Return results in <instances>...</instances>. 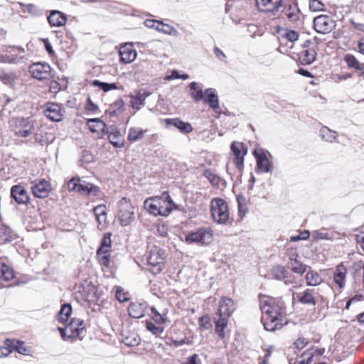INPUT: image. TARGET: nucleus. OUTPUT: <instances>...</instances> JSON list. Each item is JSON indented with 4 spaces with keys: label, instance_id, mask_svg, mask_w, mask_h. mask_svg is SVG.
I'll return each instance as SVG.
<instances>
[{
    "label": "nucleus",
    "instance_id": "obj_1",
    "mask_svg": "<svg viewBox=\"0 0 364 364\" xmlns=\"http://www.w3.org/2000/svg\"><path fill=\"white\" fill-rule=\"evenodd\" d=\"M262 315L261 321L267 331H274L283 326L286 316V305L282 298L264 297L260 300Z\"/></svg>",
    "mask_w": 364,
    "mask_h": 364
},
{
    "label": "nucleus",
    "instance_id": "obj_2",
    "mask_svg": "<svg viewBox=\"0 0 364 364\" xmlns=\"http://www.w3.org/2000/svg\"><path fill=\"white\" fill-rule=\"evenodd\" d=\"M236 309L235 301L228 297H223L218 303V309L216 316L214 317L215 323V333L223 338L225 337L224 329L227 327L229 318Z\"/></svg>",
    "mask_w": 364,
    "mask_h": 364
},
{
    "label": "nucleus",
    "instance_id": "obj_3",
    "mask_svg": "<svg viewBox=\"0 0 364 364\" xmlns=\"http://www.w3.org/2000/svg\"><path fill=\"white\" fill-rule=\"evenodd\" d=\"M213 240V232L210 228H200L185 234L183 241L188 245L207 246Z\"/></svg>",
    "mask_w": 364,
    "mask_h": 364
},
{
    "label": "nucleus",
    "instance_id": "obj_4",
    "mask_svg": "<svg viewBox=\"0 0 364 364\" xmlns=\"http://www.w3.org/2000/svg\"><path fill=\"white\" fill-rule=\"evenodd\" d=\"M10 128L14 135L26 138L35 131V121L31 117H15L10 121Z\"/></svg>",
    "mask_w": 364,
    "mask_h": 364
},
{
    "label": "nucleus",
    "instance_id": "obj_5",
    "mask_svg": "<svg viewBox=\"0 0 364 364\" xmlns=\"http://www.w3.org/2000/svg\"><path fill=\"white\" fill-rule=\"evenodd\" d=\"M210 212L213 220L219 224H225L229 220L227 203L222 198H215L210 201Z\"/></svg>",
    "mask_w": 364,
    "mask_h": 364
},
{
    "label": "nucleus",
    "instance_id": "obj_6",
    "mask_svg": "<svg viewBox=\"0 0 364 364\" xmlns=\"http://www.w3.org/2000/svg\"><path fill=\"white\" fill-rule=\"evenodd\" d=\"M58 331L64 341L80 337L84 329V321L79 318H73L63 328L58 327Z\"/></svg>",
    "mask_w": 364,
    "mask_h": 364
},
{
    "label": "nucleus",
    "instance_id": "obj_7",
    "mask_svg": "<svg viewBox=\"0 0 364 364\" xmlns=\"http://www.w3.org/2000/svg\"><path fill=\"white\" fill-rule=\"evenodd\" d=\"M117 217L122 226L129 225L134 219V207L129 200L123 198L118 203Z\"/></svg>",
    "mask_w": 364,
    "mask_h": 364
},
{
    "label": "nucleus",
    "instance_id": "obj_8",
    "mask_svg": "<svg viewBox=\"0 0 364 364\" xmlns=\"http://www.w3.org/2000/svg\"><path fill=\"white\" fill-rule=\"evenodd\" d=\"M164 260L162 250L157 247H153L147 257L150 272L154 274H159L164 267Z\"/></svg>",
    "mask_w": 364,
    "mask_h": 364
},
{
    "label": "nucleus",
    "instance_id": "obj_9",
    "mask_svg": "<svg viewBox=\"0 0 364 364\" xmlns=\"http://www.w3.org/2000/svg\"><path fill=\"white\" fill-rule=\"evenodd\" d=\"M111 235L110 232H107L104 235L100 246L97 250L98 261L105 267H109V265L110 255L108 253L112 245Z\"/></svg>",
    "mask_w": 364,
    "mask_h": 364
},
{
    "label": "nucleus",
    "instance_id": "obj_10",
    "mask_svg": "<svg viewBox=\"0 0 364 364\" xmlns=\"http://www.w3.org/2000/svg\"><path fill=\"white\" fill-rule=\"evenodd\" d=\"M299 303L310 306H315L319 301L324 300L323 296L314 289H306L304 291L296 294Z\"/></svg>",
    "mask_w": 364,
    "mask_h": 364
},
{
    "label": "nucleus",
    "instance_id": "obj_11",
    "mask_svg": "<svg viewBox=\"0 0 364 364\" xmlns=\"http://www.w3.org/2000/svg\"><path fill=\"white\" fill-rule=\"evenodd\" d=\"M314 28L317 33L327 34L336 28V22L326 15H320L314 19Z\"/></svg>",
    "mask_w": 364,
    "mask_h": 364
},
{
    "label": "nucleus",
    "instance_id": "obj_12",
    "mask_svg": "<svg viewBox=\"0 0 364 364\" xmlns=\"http://www.w3.org/2000/svg\"><path fill=\"white\" fill-rule=\"evenodd\" d=\"M284 13L290 23L296 25L301 24V13L298 7L296 0H289Z\"/></svg>",
    "mask_w": 364,
    "mask_h": 364
},
{
    "label": "nucleus",
    "instance_id": "obj_13",
    "mask_svg": "<svg viewBox=\"0 0 364 364\" xmlns=\"http://www.w3.org/2000/svg\"><path fill=\"white\" fill-rule=\"evenodd\" d=\"M31 184V192L36 198H46L51 191L50 183L43 178L36 180Z\"/></svg>",
    "mask_w": 364,
    "mask_h": 364
},
{
    "label": "nucleus",
    "instance_id": "obj_14",
    "mask_svg": "<svg viewBox=\"0 0 364 364\" xmlns=\"http://www.w3.org/2000/svg\"><path fill=\"white\" fill-rule=\"evenodd\" d=\"M29 73L34 78L43 80L50 76L51 68L46 63H36L29 66Z\"/></svg>",
    "mask_w": 364,
    "mask_h": 364
},
{
    "label": "nucleus",
    "instance_id": "obj_15",
    "mask_svg": "<svg viewBox=\"0 0 364 364\" xmlns=\"http://www.w3.org/2000/svg\"><path fill=\"white\" fill-rule=\"evenodd\" d=\"M43 113L51 121L60 122L64 116L65 111L60 105L48 102L45 106Z\"/></svg>",
    "mask_w": 364,
    "mask_h": 364
},
{
    "label": "nucleus",
    "instance_id": "obj_16",
    "mask_svg": "<svg viewBox=\"0 0 364 364\" xmlns=\"http://www.w3.org/2000/svg\"><path fill=\"white\" fill-rule=\"evenodd\" d=\"M157 208L159 215L167 216L172 211L175 206L170 196L166 193H164L161 196H157Z\"/></svg>",
    "mask_w": 364,
    "mask_h": 364
},
{
    "label": "nucleus",
    "instance_id": "obj_17",
    "mask_svg": "<svg viewBox=\"0 0 364 364\" xmlns=\"http://www.w3.org/2000/svg\"><path fill=\"white\" fill-rule=\"evenodd\" d=\"M11 197L19 205H28L30 203L29 194L21 184L14 185L11 187Z\"/></svg>",
    "mask_w": 364,
    "mask_h": 364
},
{
    "label": "nucleus",
    "instance_id": "obj_18",
    "mask_svg": "<svg viewBox=\"0 0 364 364\" xmlns=\"http://www.w3.org/2000/svg\"><path fill=\"white\" fill-rule=\"evenodd\" d=\"M151 92L140 89L134 90L129 94L131 98V104L133 109L139 110L141 107L144 106L146 99L151 95Z\"/></svg>",
    "mask_w": 364,
    "mask_h": 364
},
{
    "label": "nucleus",
    "instance_id": "obj_19",
    "mask_svg": "<svg viewBox=\"0 0 364 364\" xmlns=\"http://www.w3.org/2000/svg\"><path fill=\"white\" fill-rule=\"evenodd\" d=\"M144 25L149 28H154L159 32H162L163 33L171 35V36H177L178 31L173 26L164 23L162 21L154 20V19H147L144 21Z\"/></svg>",
    "mask_w": 364,
    "mask_h": 364
},
{
    "label": "nucleus",
    "instance_id": "obj_20",
    "mask_svg": "<svg viewBox=\"0 0 364 364\" xmlns=\"http://www.w3.org/2000/svg\"><path fill=\"white\" fill-rule=\"evenodd\" d=\"M258 9L274 14L282 7L283 0H255Z\"/></svg>",
    "mask_w": 364,
    "mask_h": 364
},
{
    "label": "nucleus",
    "instance_id": "obj_21",
    "mask_svg": "<svg viewBox=\"0 0 364 364\" xmlns=\"http://www.w3.org/2000/svg\"><path fill=\"white\" fill-rule=\"evenodd\" d=\"M230 148L235 156L236 166L241 169L243 168L244 156L247 154V149L242 142L238 141H233Z\"/></svg>",
    "mask_w": 364,
    "mask_h": 364
},
{
    "label": "nucleus",
    "instance_id": "obj_22",
    "mask_svg": "<svg viewBox=\"0 0 364 364\" xmlns=\"http://www.w3.org/2000/svg\"><path fill=\"white\" fill-rule=\"evenodd\" d=\"M316 55L317 52L315 46H305L303 50L299 54V60L304 65H310L315 61Z\"/></svg>",
    "mask_w": 364,
    "mask_h": 364
},
{
    "label": "nucleus",
    "instance_id": "obj_23",
    "mask_svg": "<svg viewBox=\"0 0 364 364\" xmlns=\"http://www.w3.org/2000/svg\"><path fill=\"white\" fill-rule=\"evenodd\" d=\"M254 155L257 160V167L260 171L263 173L270 172L272 170V165L267 158V154L262 149H255Z\"/></svg>",
    "mask_w": 364,
    "mask_h": 364
},
{
    "label": "nucleus",
    "instance_id": "obj_24",
    "mask_svg": "<svg viewBox=\"0 0 364 364\" xmlns=\"http://www.w3.org/2000/svg\"><path fill=\"white\" fill-rule=\"evenodd\" d=\"M48 21L52 27H60L67 22V16L61 11L53 10L47 18Z\"/></svg>",
    "mask_w": 364,
    "mask_h": 364
},
{
    "label": "nucleus",
    "instance_id": "obj_25",
    "mask_svg": "<svg viewBox=\"0 0 364 364\" xmlns=\"http://www.w3.org/2000/svg\"><path fill=\"white\" fill-rule=\"evenodd\" d=\"M121 60L124 63H129L134 61L136 57V51L134 49L132 44H125L119 48Z\"/></svg>",
    "mask_w": 364,
    "mask_h": 364
},
{
    "label": "nucleus",
    "instance_id": "obj_26",
    "mask_svg": "<svg viewBox=\"0 0 364 364\" xmlns=\"http://www.w3.org/2000/svg\"><path fill=\"white\" fill-rule=\"evenodd\" d=\"M108 135L109 142L116 148H121L124 146L120 132L116 126H110L105 132Z\"/></svg>",
    "mask_w": 364,
    "mask_h": 364
},
{
    "label": "nucleus",
    "instance_id": "obj_27",
    "mask_svg": "<svg viewBox=\"0 0 364 364\" xmlns=\"http://www.w3.org/2000/svg\"><path fill=\"white\" fill-rule=\"evenodd\" d=\"M298 255L291 253L289 256L288 264L291 267V270L296 274L302 275L306 271V265L297 259Z\"/></svg>",
    "mask_w": 364,
    "mask_h": 364
},
{
    "label": "nucleus",
    "instance_id": "obj_28",
    "mask_svg": "<svg viewBox=\"0 0 364 364\" xmlns=\"http://www.w3.org/2000/svg\"><path fill=\"white\" fill-rule=\"evenodd\" d=\"M147 304L146 303H131L128 308L129 315L134 318L144 316Z\"/></svg>",
    "mask_w": 364,
    "mask_h": 364
},
{
    "label": "nucleus",
    "instance_id": "obj_29",
    "mask_svg": "<svg viewBox=\"0 0 364 364\" xmlns=\"http://www.w3.org/2000/svg\"><path fill=\"white\" fill-rule=\"evenodd\" d=\"M166 123L167 125L175 127L183 134H188L193 131V127L190 123L185 122L178 118L166 119Z\"/></svg>",
    "mask_w": 364,
    "mask_h": 364
},
{
    "label": "nucleus",
    "instance_id": "obj_30",
    "mask_svg": "<svg viewBox=\"0 0 364 364\" xmlns=\"http://www.w3.org/2000/svg\"><path fill=\"white\" fill-rule=\"evenodd\" d=\"M90 196H98L100 193V188L92 183H87L82 181L78 186V192Z\"/></svg>",
    "mask_w": 364,
    "mask_h": 364
},
{
    "label": "nucleus",
    "instance_id": "obj_31",
    "mask_svg": "<svg viewBox=\"0 0 364 364\" xmlns=\"http://www.w3.org/2000/svg\"><path fill=\"white\" fill-rule=\"evenodd\" d=\"M204 102L209 105V107L213 109L219 107V100L218 95L215 92V90L213 88H208L205 91Z\"/></svg>",
    "mask_w": 364,
    "mask_h": 364
},
{
    "label": "nucleus",
    "instance_id": "obj_32",
    "mask_svg": "<svg viewBox=\"0 0 364 364\" xmlns=\"http://www.w3.org/2000/svg\"><path fill=\"white\" fill-rule=\"evenodd\" d=\"M346 274L347 269L345 265L340 264L336 267L333 274V281L340 288H343L346 284Z\"/></svg>",
    "mask_w": 364,
    "mask_h": 364
},
{
    "label": "nucleus",
    "instance_id": "obj_33",
    "mask_svg": "<svg viewBox=\"0 0 364 364\" xmlns=\"http://www.w3.org/2000/svg\"><path fill=\"white\" fill-rule=\"evenodd\" d=\"M93 213L95 216L98 225H105L107 222V208L105 205L100 204L93 208Z\"/></svg>",
    "mask_w": 364,
    "mask_h": 364
},
{
    "label": "nucleus",
    "instance_id": "obj_34",
    "mask_svg": "<svg viewBox=\"0 0 364 364\" xmlns=\"http://www.w3.org/2000/svg\"><path fill=\"white\" fill-rule=\"evenodd\" d=\"M146 129H142L139 127H131L129 129L127 139L130 142H136L144 139Z\"/></svg>",
    "mask_w": 364,
    "mask_h": 364
},
{
    "label": "nucleus",
    "instance_id": "obj_35",
    "mask_svg": "<svg viewBox=\"0 0 364 364\" xmlns=\"http://www.w3.org/2000/svg\"><path fill=\"white\" fill-rule=\"evenodd\" d=\"M305 281L307 286L315 287L322 283L323 278L317 272L309 270L305 275Z\"/></svg>",
    "mask_w": 364,
    "mask_h": 364
},
{
    "label": "nucleus",
    "instance_id": "obj_36",
    "mask_svg": "<svg viewBox=\"0 0 364 364\" xmlns=\"http://www.w3.org/2000/svg\"><path fill=\"white\" fill-rule=\"evenodd\" d=\"M87 125L90 132H105L107 128L105 122L98 118L89 119L87 122Z\"/></svg>",
    "mask_w": 364,
    "mask_h": 364
},
{
    "label": "nucleus",
    "instance_id": "obj_37",
    "mask_svg": "<svg viewBox=\"0 0 364 364\" xmlns=\"http://www.w3.org/2000/svg\"><path fill=\"white\" fill-rule=\"evenodd\" d=\"M288 275V270L282 265H276L271 269V276L274 279L284 282Z\"/></svg>",
    "mask_w": 364,
    "mask_h": 364
},
{
    "label": "nucleus",
    "instance_id": "obj_38",
    "mask_svg": "<svg viewBox=\"0 0 364 364\" xmlns=\"http://www.w3.org/2000/svg\"><path fill=\"white\" fill-rule=\"evenodd\" d=\"M344 61L349 68L357 70H363L364 63H360L353 54H346L343 58Z\"/></svg>",
    "mask_w": 364,
    "mask_h": 364
},
{
    "label": "nucleus",
    "instance_id": "obj_39",
    "mask_svg": "<svg viewBox=\"0 0 364 364\" xmlns=\"http://www.w3.org/2000/svg\"><path fill=\"white\" fill-rule=\"evenodd\" d=\"M189 87L191 90V96L195 100V101L199 102L203 99L204 94L202 90V85L196 82H192L189 84Z\"/></svg>",
    "mask_w": 364,
    "mask_h": 364
},
{
    "label": "nucleus",
    "instance_id": "obj_40",
    "mask_svg": "<svg viewBox=\"0 0 364 364\" xmlns=\"http://www.w3.org/2000/svg\"><path fill=\"white\" fill-rule=\"evenodd\" d=\"M320 135L324 141L330 143L333 142L338 137L337 132L330 129L327 127H323L321 129Z\"/></svg>",
    "mask_w": 364,
    "mask_h": 364
},
{
    "label": "nucleus",
    "instance_id": "obj_41",
    "mask_svg": "<svg viewBox=\"0 0 364 364\" xmlns=\"http://www.w3.org/2000/svg\"><path fill=\"white\" fill-rule=\"evenodd\" d=\"M72 313V307L70 304H65L61 306L58 313V319L60 323H65L68 321Z\"/></svg>",
    "mask_w": 364,
    "mask_h": 364
},
{
    "label": "nucleus",
    "instance_id": "obj_42",
    "mask_svg": "<svg viewBox=\"0 0 364 364\" xmlns=\"http://www.w3.org/2000/svg\"><path fill=\"white\" fill-rule=\"evenodd\" d=\"M157 196L147 198L144 203V208L151 213L154 215H159V212L157 208Z\"/></svg>",
    "mask_w": 364,
    "mask_h": 364
},
{
    "label": "nucleus",
    "instance_id": "obj_43",
    "mask_svg": "<svg viewBox=\"0 0 364 364\" xmlns=\"http://www.w3.org/2000/svg\"><path fill=\"white\" fill-rule=\"evenodd\" d=\"M13 232L11 229L3 224L0 225V242L6 243L11 241Z\"/></svg>",
    "mask_w": 364,
    "mask_h": 364
},
{
    "label": "nucleus",
    "instance_id": "obj_44",
    "mask_svg": "<svg viewBox=\"0 0 364 364\" xmlns=\"http://www.w3.org/2000/svg\"><path fill=\"white\" fill-rule=\"evenodd\" d=\"M124 110V102L122 99H119L110 105L109 114L111 116H118Z\"/></svg>",
    "mask_w": 364,
    "mask_h": 364
},
{
    "label": "nucleus",
    "instance_id": "obj_45",
    "mask_svg": "<svg viewBox=\"0 0 364 364\" xmlns=\"http://www.w3.org/2000/svg\"><path fill=\"white\" fill-rule=\"evenodd\" d=\"M14 277L13 269L4 263H0V278L10 281Z\"/></svg>",
    "mask_w": 364,
    "mask_h": 364
},
{
    "label": "nucleus",
    "instance_id": "obj_46",
    "mask_svg": "<svg viewBox=\"0 0 364 364\" xmlns=\"http://www.w3.org/2000/svg\"><path fill=\"white\" fill-rule=\"evenodd\" d=\"M18 4L21 7L23 12H27L33 16H40L41 14L38 7L34 4H25L21 2H18Z\"/></svg>",
    "mask_w": 364,
    "mask_h": 364
},
{
    "label": "nucleus",
    "instance_id": "obj_47",
    "mask_svg": "<svg viewBox=\"0 0 364 364\" xmlns=\"http://www.w3.org/2000/svg\"><path fill=\"white\" fill-rule=\"evenodd\" d=\"M16 79L14 73H0V80L5 85L12 86Z\"/></svg>",
    "mask_w": 364,
    "mask_h": 364
},
{
    "label": "nucleus",
    "instance_id": "obj_48",
    "mask_svg": "<svg viewBox=\"0 0 364 364\" xmlns=\"http://www.w3.org/2000/svg\"><path fill=\"white\" fill-rule=\"evenodd\" d=\"M150 309L152 314V318L156 323L158 325H162L167 321V317L166 315L160 314L154 306H151Z\"/></svg>",
    "mask_w": 364,
    "mask_h": 364
},
{
    "label": "nucleus",
    "instance_id": "obj_49",
    "mask_svg": "<svg viewBox=\"0 0 364 364\" xmlns=\"http://www.w3.org/2000/svg\"><path fill=\"white\" fill-rule=\"evenodd\" d=\"M141 338L132 333L123 338V343L127 346H135L140 343Z\"/></svg>",
    "mask_w": 364,
    "mask_h": 364
},
{
    "label": "nucleus",
    "instance_id": "obj_50",
    "mask_svg": "<svg viewBox=\"0 0 364 364\" xmlns=\"http://www.w3.org/2000/svg\"><path fill=\"white\" fill-rule=\"evenodd\" d=\"M93 85L98 87L100 89L102 90L104 92H108L112 90H117V85L116 83H108L100 82L99 80H95L93 82Z\"/></svg>",
    "mask_w": 364,
    "mask_h": 364
},
{
    "label": "nucleus",
    "instance_id": "obj_51",
    "mask_svg": "<svg viewBox=\"0 0 364 364\" xmlns=\"http://www.w3.org/2000/svg\"><path fill=\"white\" fill-rule=\"evenodd\" d=\"M146 327L148 331L151 332L156 336H160V335L164 332V327L160 326H156L151 321H146Z\"/></svg>",
    "mask_w": 364,
    "mask_h": 364
},
{
    "label": "nucleus",
    "instance_id": "obj_52",
    "mask_svg": "<svg viewBox=\"0 0 364 364\" xmlns=\"http://www.w3.org/2000/svg\"><path fill=\"white\" fill-rule=\"evenodd\" d=\"M236 199L237 202L238 212L240 215H245L247 210L245 198L242 195H239L237 196Z\"/></svg>",
    "mask_w": 364,
    "mask_h": 364
},
{
    "label": "nucleus",
    "instance_id": "obj_53",
    "mask_svg": "<svg viewBox=\"0 0 364 364\" xmlns=\"http://www.w3.org/2000/svg\"><path fill=\"white\" fill-rule=\"evenodd\" d=\"M334 235L333 233H328L323 230H318L314 232L313 237L319 240H332Z\"/></svg>",
    "mask_w": 364,
    "mask_h": 364
},
{
    "label": "nucleus",
    "instance_id": "obj_54",
    "mask_svg": "<svg viewBox=\"0 0 364 364\" xmlns=\"http://www.w3.org/2000/svg\"><path fill=\"white\" fill-rule=\"evenodd\" d=\"M204 176L208 179L210 183L213 186H218L220 184V182L221 181V178L219 176H218L217 175H215V173H213L210 170H206L204 172Z\"/></svg>",
    "mask_w": 364,
    "mask_h": 364
},
{
    "label": "nucleus",
    "instance_id": "obj_55",
    "mask_svg": "<svg viewBox=\"0 0 364 364\" xmlns=\"http://www.w3.org/2000/svg\"><path fill=\"white\" fill-rule=\"evenodd\" d=\"M116 299L121 303L129 300V294L121 287H117L115 291Z\"/></svg>",
    "mask_w": 364,
    "mask_h": 364
},
{
    "label": "nucleus",
    "instance_id": "obj_56",
    "mask_svg": "<svg viewBox=\"0 0 364 364\" xmlns=\"http://www.w3.org/2000/svg\"><path fill=\"white\" fill-rule=\"evenodd\" d=\"M18 55L15 53H7L0 55V63L14 64L16 63Z\"/></svg>",
    "mask_w": 364,
    "mask_h": 364
},
{
    "label": "nucleus",
    "instance_id": "obj_57",
    "mask_svg": "<svg viewBox=\"0 0 364 364\" xmlns=\"http://www.w3.org/2000/svg\"><path fill=\"white\" fill-rule=\"evenodd\" d=\"M309 8L314 11H321L325 10L326 6L319 0H311Z\"/></svg>",
    "mask_w": 364,
    "mask_h": 364
},
{
    "label": "nucleus",
    "instance_id": "obj_58",
    "mask_svg": "<svg viewBox=\"0 0 364 364\" xmlns=\"http://www.w3.org/2000/svg\"><path fill=\"white\" fill-rule=\"evenodd\" d=\"M11 346L14 350L18 351L20 354L26 355L27 349L23 346V343H21L19 341H11Z\"/></svg>",
    "mask_w": 364,
    "mask_h": 364
},
{
    "label": "nucleus",
    "instance_id": "obj_59",
    "mask_svg": "<svg viewBox=\"0 0 364 364\" xmlns=\"http://www.w3.org/2000/svg\"><path fill=\"white\" fill-rule=\"evenodd\" d=\"M198 324L201 330H207L211 328L212 324L208 316H203L199 318Z\"/></svg>",
    "mask_w": 364,
    "mask_h": 364
},
{
    "label": "nucleus",
    "instance_id": "obj_60",
    "mask_svg": "<svg viewBox=\"0 0 364 364\" xmlns=\"http://www.w3.org/2000/svg\"><path fill=\"white\" fill-rule=\"evenodd\" d=\"M5 344L6 346L0 347V358L8 356L13 351L10 340H6Z\"/></svg>",
    "mask_w": 364,
    "mask_h": 364
},
{
    "label": "nucleus",
    "instance_id": "obj_61",
    "mask_svg": "<svg viewBox=\"0 0 364 364\" xmlns=\"http://www.w3.org/2000/svg\"><path fill=\"white\" fill-rule=\"evenodd\" d=\"M282 36L290 42H294L298 40L299 35L294 30H286Z\"/></svg>",
    "mask_w": 364,
    "mask_h": 364
},
{
    "label": "nucleus",
    "instance_id": "obj_62",
    "mask_svg": "<svg viewBox=\"0 0 364 364\" xmlns=\"http://www.w3.org/2000/svg\"><path fill=\"white\" fill-rule=\"evenodd\" d=\"M81 180L79 178H73L68 183L69 191L78 192V186L80 185Z\"/></svg>",
    "mask_w": 364,
    "mask_h": 364
},
{
    "label": "nucleus",
    "instance_id": "obj_63",
    "mask_svg": "<svg viewBox=\"0 0 364 364\" xmlns=\"http://www.w3.org/2000/svg\"><path fill=\"white\" fill-rule=\"evenodd\" d=\"M315 355V350H308L304 352L300 356L306 364H311L312 362L313 357Z\"/></svg>",
    "mask_w": 364,
    "mask_h": 364
},
{
    "label": "nucleus",
    "instance_id": "obj_64",
    "mask_svg": "<svg viewBox=\"0 0 364 364\" xmlns=\"http://www.w3.org/2000/svg\"><path fill=\"white\" fill-rule=\"evenodd\" d=\"M184 364H202V362L198 354H193L187 358Z\"/></svg>",
    "mask_w": 364,
    "mask_h": 364
}]
</instances>
